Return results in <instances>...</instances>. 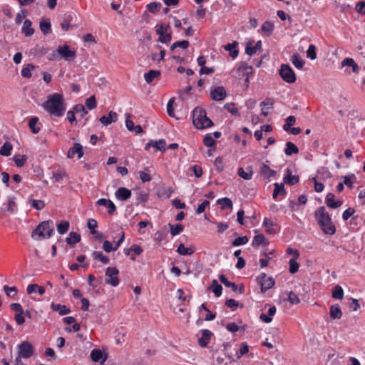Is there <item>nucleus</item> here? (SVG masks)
Returning a JSON list of instances; mask_svg holds the SVG:
<instances>
[{
	"label": "nucleus",
	"instance_id": "c9c22d12",
	"mask_svg": "<svg viewBox=\"0 0 365 365\" xmlns=\"http://www.w3.org/2000/svg\"><path fill=\"white\" fill-rule=\"evenodd\" d=\"M284 153L287 155H291L292 154H297L299 153L298 148L292 142L289 141L286 143V148Z\"/></svg>",
	"mask_w": 365,
	"mask_h": 365
},
{
	"label": "nucleus",
	"instance_id": "39448f33",
	"mask_svg": "<svg viewBox=\"0 0 365 365\" xmlns=\"http://www.w3.org/2000/svg\"><path fill=\"white\" fill-rule=\"evenodd\" d=\"M279 73L282 78L287 83H293L296 81V75L289 65L282 64Z\"/></svg>",
	"mask_w": 365,
	"mask_h": 365
},
{
	"label": "nucleus",
	"instance_id": "f03ea898",
	"mask_svg": "<svg viewBox=\"0 0 365 365\" xmlns=\"http://www.w3.org/2000/svg\"><path fill=\"white\" fill-rule=\"evenodd\" d=\"M315 217L324 234L333 235L336 232L335 225L332 223L331 217L324 206L319 207L315 211Z\"/></svg>",
	"mask_w": 365,
	"mask_h": 365
},
{
	"label": "nucleus",
	"instance_id": "6e6d98bb",
	"mask_svg": "<svg viewBox=\"0 0 365 365\" xmlns=\"http://www.w3.org/2000/svg\"><path fill=\"white\" fill-rule=\"evenodd\" d=\"M296 122V118L293 115H289L286 118V123L283 125V129L288 132L289 130H291L292 125H293Z\"/></svg>",
	"mask_w": 365,
	"mask_h": 365
},
{
	"label": "nucleus",
	"instance_id": "0e129e2a",
	"mask_svg": "<svg viewBox=\"0 0 365 365\" xmlns=\"http://www.w3.org/2000/svg\"><path fill=\"white\" fill-rule=\"evenodd\" d=\"M31 206L37 210H41L45 207V203L43 200H31Z\"/></svg>",
	"mask_w": 365,
	"mask_h": 365
},
{
	"label": "nucleus",
	"instance_id": "e433bc0d",
	"mask_svg": "<svg viewBox=\"0 0 365 365\" xmlns=\"http://www.w3.org/2000/svg\"><path fill=\"white\" fill-rule=\"evenodd\" d=\"M38 292L40 294H43L45 293V288L41 286H38L36 284H29L27 287V292L31 294L34 292Z\"/></svg>",
	"mask_w": 365,
	"mask_h": 365
},
{
	"label": "nucleus",
	"instance_id": "864d4df0",
	"mask_svg": "<svg viewBox=\"0 0 365 365\" xmlns=\"http://www.w3.org/2000/svg\"><path fill=\"white\" fill-rule=\"evenodd\" d=\"M292 63L297 68L301 69L304 65V61L300 58L299 54L296 53L292 56Z\"/></svg>",
	"mask_w": 365,
	"mask_h": 365
},
{
	"label": "nucleus",
	"instance_id": "052dcab7",
	"mask_svg": "<svg viewBox=\"0 0 365 365\" xmlns=\"http://www.w3.org/2000/svg\"><path fill=\"white\" fill-rule=\"evenodd\" d=\"M86 106L89 110H93L96 108L97 103L94 96H91L86 100Z\"/></svg>",
	"mask_w": 365,
	"mask_h": 365
},
{
	"label": "nucleus",
	"instance_id": "680f3d73",
	"mask_svg": "<svg viewBox=\"0 0 365 365\" xmlns=\"http://www.w3.org/2000/svg\"><path fill=\"white\" fill-rule=\"evenodd\" d=\"M248 240H249L247 236L239 237L232 242V245L235 247L240 246L247 244L248 242Z\"/></svg>",
	"mask_w": 365,
	"mask_h": 365
},
{
	"label": "nucleus",
	"instance_id": "f3484780",
	"mask_svg": "<svg viewBox=\"0 0 365 365\" xmlns=\"http://www.w3.org/2000/svg\"><path fill=\"white\" fill-rule=\"evenodd\" d=\"M117 113L111 110L108 113V116L103 115L100 118L99 120L104 125H108L113 122H115L117 120Z\"/></svg>",
	"mask_w": 365,
	"mask_h": 365
},
{
	"label": "nucleus",
	"instance_id": "a18cd8bd",
	"mask_svg": "<svg viewBox=\"0 0 365 365\" xmlns=\"http://www.w3.org/2000/svg\"><path fill=\"white\" fill-rule=\"evenodd\" d=\"M168 226L170 228V234L173 236L179 235L180 232H182L183 231V229H184L183 225L181 224H176L175 225H173L171 223H169Z\"/></svg>",
	"mask_w": 365,
	"mask_h": 365
},
{
	"label": "nucleus",
	"instance_id": "423d86ee",
	"mask_svg": "<svg viewBox=\"0 0 365 365\" xmlns=\"http://www.w3.org/2000/svg\"><path fill=\"white\" fill-rule=\"evenodd\" d=\"M34 354V349L32 344L27 341H23L18 346V356L20 358L28 359Z\"/></svg>",
	"mask_w": 365,
	"mask_h": 365
},
{
	"label": "nucleus",
	"instance_id": "2eb2a0df",
	"mask_svg": "<svg viewBox=\"0 0 365 365\" xmlns=\"http://www.w3.org/2000/svg\"><path fill=\"white\" fill-rule=\"evenodd\" d=\"M96 204L98 205L106 207L108 209V212L109 215H113L116 210L115 205L110 200L101 198L96 202Z\"/></svg>",
	"mask_w": 365,
	"mask_h": 365
},
{
	"label": "nucleus",
	"instance_id": "412c9836",
	"mask_svg": "<svg viewBox=\"0 0 365 365\" xmlns=\"http://www.w3.org/2000/svg\"><path fill=\"white\" fill-rule=\"evenodd\" d=\"M237 71L240 73L242 72L243 76H246L245 83L246 84V86L247 87L248 83H249V74L252 73V66H249L247 64L243 63L239 67Z\"/></svg>",
	"mask_w": 365,
	"mask_h": 365
},
{
	"label": "nucleus",
	"instance_id": "c03bdc74",
	"mask_svg": "<svg viewBox=\"0 0 365 365\" xmlns=\"http://www.w3.org/2000/svg\"><path fill=\"white\" fill-rule=\"evenodd\" d=\"M177 252L181 255H191L194 253L192 247H185L183 244H180L178 247Z\"/></svg>",
	"mask_w": 365,
	"mask_h": 365
},
{
	"label": "nucleus",
	"instance_id": "4c0bfd02",
	"mask_svg": "<svg viewBox=\"0 0 365 365\" xmlns=\"http://www.w3.org/2000/svg\"><path fill=\"white\" fill-rule=\"evenodd\" d=\"M219 280L221 283H222L225 287H230L234 292L237 291V285H236L234 282H231L227 280L226 277L224 274L219 275Z\"/></svg>",
	"mask_w": 365,
	"mask_h": 365
},
{
	"label": "nucleus",
	"instance_id": "a211bd4d",
	"mask_svg": "<svg viewBox=\"0 0 365 365\" xmlns=\"http://www.w3.org/2000/svg\"><path fill=\"white\" fill-rule=\"evenodd\" d=\"M329 314L331 319H339L341 318L342 312L338 304H333L330 307Z\"/></svg>",
	"mask_w": 365,
	"mask_h": 365
},
{
	"label": "nucleus",
	"instance_id": "0eeeda50",
	"mask_svg": "<svg viewBox=\"0 0 365 365\" xmlns=\"http://www.w3.org/2000/svg\"><path fill=\"white\" fill-rule=\"evenodd\" d=\"M119 273L118 269L116 267H108L106 270V282L113 287H116L119 284V279L118 274Z\"/></svg>",
	"mask_w": 365,
	"mask_h": 365
},
{
	"label": "nucleus",
	"instance_id": "dca6fc26",
	"mask_svg": "<svg viewBox=\"0 0 365 365\" xmlns=\"http://www.w3.org/2000/svg\"><path fill=\"white\" fill-rule=\"evenodd\" d=\"M334 197L333 193L329 192L325 200L327 205L332 209L337 208L342 205V201L341 200L334 201Z\"/></svg>",
	"mask_w": 365,
	"mask_h": 365
},
{
	"label": "nucleus",
	"instance_id": "bf43d9fd",
	"mask_svg": "<svg viewBox=\"0 0 365 365\" xmlns=\"http://www.w3.org/2000/svg\"><path fill=\"white\" fill-rule=\"evenodd\" d=\"M160 3L151 2L147 5V9L152 14L157 13L161 8Z\"/></svg>",
	"mask_w": 365,
	"mask_h": 365
},
{
	"label": "nucleus",
	"instance_id": "c756f323",
	"mask_svg": "<svg viewBox=\"0 0 365 365\" xmlns=\"http://www.w3.org/2000/svg\"><path fill=\"white\" fill-rule=\"evenodd\" d=\"M208 289L212 290L217 297L222 295V287L218 284L216 279H213Z\"/></svg>",
	"mask_w": 365,
	"mask_h": 365
},
{
	"label": "nucleus",
	"instance_id": "338daca9",
	"mask_svg": "<svg viewBox=\"0 0 365 365\" xmlns=\"http://www.w3.org/2000/svg\"><path fill=\"white\" fill-rule=\"evenodd\" d=\"M148 200V193H146L143 191H140L139 192H138L137 199H136L137 205H138L139 203H141V202H145Z\"/></svg>",
	"mask_w": 365,
	"mask_h": 365
},
{
	"label": "nucleus",
	"instance_id": "a19ab883",
	"mask_svg": "<svg viewBox=\"0 0 365 365\" xmlns=\"http://www.w3.org/2000/svg\"><path fill=\"white\" fill-rule=\"evenodd\" d=\"M217 205H222V209H232V202L229 197H223L217 200Z\"/></svg>",
	"mask_w": 365,
	"mask_h": 365
},
{
	"label": "nucleus",
	"instance_id": "de8ad7c7",
	"mask_svg": "<svg viewBox=\"0 0 365 365\" xmlns=\"http://www.w3.org/2000/svg\"><path fill=\"white\" fill-rule=\"evenodd\" d=\"M332 297L334 299H342L344 297V291L341 286L336 285L332 292Z\"/></svg>",
	"mask_w": 365,
	"mask_h": 365
},
{
	"label": "nucleus",
	"instance_id": "4468645a",
	"mask_svg": "<svg viewBox=\"0 0 365 365\" xmlns=\"http://www.w3.org/2000/svg\"><path fill=\"white\" fill-rule=\"evenodd\" d=\"M115 195L117 199L125 201L131 197V190L126 187H120L116 190Z\"/></svg>",
	"mask_w": 365,
	"mask_h": 365
},
{
	"label": "nucleus",
	"instance_id": "603ef678",
	"mask_svg": "<svg viewBox=\"0 0 365 365\" xmlns=\"http://www.w3.org/2000/svg\"><path fill=\"white\" fill-rule=\"evenodd\" d=\"M3 289L9 297H14L18 293V289L16 287H9L8 285H4Z\"/></svg>",
	"mask_w": 365,
	"mask_h": 365
},
{
	"label": "nucleus",
	"instance_id": "aec40b11",
	"mask_svg": "<svg viewBox=\"0 0 365 365\" xmlns=\"http://www.w3.org/2000/svg\"><path fill=\"white\" fill-rule=\"evenodd\" d=\"M299 180V177L298 175H292V171L290 169H287V174L284 177V182L290 185H294L297 184Z\"/></svg>",
	"mask_w": 365,
	"mask_h": 365
},
{
	"label": "nucleus",
	"instance_id": "72a5a7b5",
	"mask_svg": "<svg viewBox=\"0 0 365 365\" xmlns=\"http://www.w3.org/2000/svg\"><path fill=\"white\" fill-rule=\"evenodd\" d=\"M161 73L158 70H150L144 74L145 80L148 83H150L155 78L159 77Z\"/></svg>",
	"mask_w": 365,
	"mask_h": 365
},
{
	"label": "nucleus",
	"instance_id": "69168bd1",
	"mask_svg": "<svg viewBox=\"0 0 365 365\" xmlns=\"http://www.w3.org/2000/svg\"><path fill=\"white\" fill-rule=\"evenodd\" d=\"M307 56L312 60L317 58L316 47L314 45L312 44L309 46L307 51Z\"/></svg>",
	"mask_w": 365,
	"mask_h": 365
},
{
	"label": "nucleus",
	"instance_id": "2f4dec72",
	"mask_svg": "<svg viewBox=\"0 0 365 365\" xmlns=\"http://www.w3.org/2000/svg\"><path fill=\"white\" fill-rule=\"evenodd\" d=\"M342 66H350L354 73H358L359 68V66L354 62L353 58H346L341 61Z\"/></svg>",
	"mask_w": 365,
	"mask_h": 365
},
{
	"label": "nucleus",
	"instance_id": "6ab92c4d",
	"mask_svg": "<svg viewBox=\"0 0 365 365\" xmlns=\"http://www.w3.org/2000/svg\"><path fill=\"white\" fill-rule=\"evenodd\" d=\"M259 173L263 175L265 178H270L276 175V171L271 169L267 165L262 164L259 169Z\"/></svg>",
	"mask_w": 365,
	"mask_h": 365
},
{
	"label": "nucleus",
	"instance_id": "cd10ccee",
	"mask_svg": "<svg viewBox=\"0 0 365 365\" xmlns=\"http://www.w3.org/2000/svg\"><path fill=\"white\" fill-rule=\"evenodd\" d=\"M246 170L247 171L245 172L242 168H240L238 169L237 174L245 180H250L253 174L252 168L251 166H248Z\"/></svg>",
	"mask_w": 365,
	"mask_h": 365
},
{
	"label": "nucleus",
	"instance_id": "7ed1b4c3",
	"mask_svg": "<svg viewBox=\"0 0 365 365\" xmlns=\"http://www.w3.org/2000/svg\"><path fill=\"white\" fill-rule=\"evenodd\" d=\"M54 231L53 222L51 220L43 221L32 231L31 237L38 240L49 238Z\"/></svg>",
	"mask_w": 365,
	"mask_h": 365
},
{
	"label": "nucleus",
	"instance_id": "f704fd0d",
	"mask_svg": "<svg viewBox=\"0 0 365 365\" xmlns=\"http://www.w3.org/2000/svg\"><path fill=\"white\" fill-rule=\"evenodd\" d=\"M268 245L269 242L266 240L265 237L262 234H259L255 236L253 241H252V245L254 247H258L261 245Z\"/></svg>",
	"mask_w": 365,
	"mask_h": 365
},
{
	"label": "nucleus",
	"instance_id": "49530a36",
	"mask_svg": "<svg viewBox=\"0 0 365 365\" xmlns=\"http://www.w3.org/2000/svg\"><path fill=\"white\" fill-rule=\"evenodd\" d=\"M317 175L319 180H326L330 178L332 175L331 173L326 168H321L317 170Z\"/></svg>",
	"mask_w": 365,
	"mask_h": 365
},
{
	"label": "nucleus",
	"instance_id": "bb28decb",
	"mask_svg": "<svg viewBox=\"0 0 365 365\" xmlns=\"http://www.w3.org/2000/svg\"><path fill=\"white\" fill-rule=\"evenodd\" d=\"M274 279L272 277H269L267 279H264L260 284L261 292L264 293L267 290L271 289L274 285Z\"/></svg>",
	"mask_w": 365,
	"mask_h": 365
},
{
	"label": "nucleus",
	"instance_id": "ddd939ff",
	"mask_svg": "<svg viewBox=\"0 0 365 365\" xmlns=\"http://www.w3.org/2000/svg\"><path fill=\"white\" fill-rule=\"evenodd\" d=\"M201 333L202 337L198 339V344L201 347H206L212 336V333L208 329H202Z\"/></svg>",
	"mask_w": 365,
	"mask_h": 365
},
{
	"label": "nucleus",
	"instance_id": "c85d7f7f",
	"mask_svg": "<svg viewBox=\"0 0 365 365\" xmlns=\"http://www.w3.org/2000/svg\"><path fill=\"white\" fill-rule=\"evenodd\" d=\"M39 28L41 32L46 35L51 32V25L49 19H43L40 21Z\"/></svg>",
	"mask_w": 365,
	"mask_h": 365
},
{
	"label": "nucleus",
	"instance_id": "393cba45",
	"mask_svg": "<svg viewBox=\"0 0 365 365\" xmlns=\"http://www.w3.org/2000/svg\"><path fill=\"white\" fill-rule=\"evenodd\" d=\"M275 313L276 307L274 306L269 307L268 309V315L262 313L259 316V319L265 323H270L272 320L271 317L274 316Z\"/></svg>",
	"mask_w": 365,
	"mask_h": 365
},
{
	"label": "nucleus",
	"instance_id": "4be33fe9",
	"mask_svg": "<svg viewBox=\"0 0 365 365\" xmlns=\"http://www.w3.org/2000/svg\"><path fill=\"white\" fill-rule=\"evenodd\" d=\"M51 308L53 311L58 312L60 315H66L71 312V309L66 305H61L60 304L51 303Z\"/></svg>",
	"mask_w": 365,
	"mask_h": 365
},
{
	"label": "nucleus",
	"instance_id": "5fc2aeb1",
	"mask_svg": "<svg viewBox=\"0 0 365 365\" xmlns=\"http://www.w3.org/2000/svg\"><path fill=\"white\" fill-rule=\"evenodd\" d=\"M341 179L344 180V185H346L349 188L353 187V181L352 180L356 179V176L354 174H351L346 176H341Z\"/></svg>",
	"mask_w": 365,
	"mask_h": 365
},
{
	"label": "nucleus",
	"instance_id": "8fccbe9b",
	"mask_svg": "<svg viewBox=\"0 0 365 365\" xmlns=\"http://www.w3.org/2000/svg\"><path fill=\"white\" fill-rule=\"evenodd\" d=\"M190 43L187 40H183L180 41H176L172 44L170 46V51H174L176 48H182V49H186L189 47Z\"/></svg>",
	"mask_w": 365,
	"mask_h": 365
},
{
	"label": "nucleus",
	"instance_id": "e2e57ef3",
	"mask_svg": "<svg viewBox=\"0 0 365 365\" xmlns=\"http://www.w3.org/2000/svg\"><path fill=\"white\" fill-rule=\"evenodd\" d=\"M73 110L75 113H79L81 117H83L88 113V111L86 110L85 106L83 104H76L73 107Z\"/></svg>",
	"mask_w": 365,
	"mask_h": 365
},
{
	"label": "nucleus",
	"instance_id": "6e6552de",
	"mask_svg": "<svg viewBox=\"0 0 365 365\" xmlns=\"http://www.w3.org/2000/svg\"><path fill=\"white\" fill-rule=\"evenodd\" d=\"M58 53H59L60 59L63 58L68 61H73L76 55V51L71 50L66 44L59 46L58 47Z\"/></svg>",
	"mask_w": 365,
	"mask_h": 365
},
{
	"label": "nucleus",
	"instance_id": "473e14b6",
	"mask_svg": "<svg viewBox=\"0 0 365 365\" xmlns=\"http://www.w3.org/2000/svg\"><path fill=\"white\" fill-rule=\"evenodd\" d=\"M81 241V235L75 232H71L69 237H66V242L68 245L73 246Z\"/></svg>",
	"mask_w": 365,
	"mask_h": 365
},
{
	"label": "nucleus",
	"instance_id": "20e7f679",
	"mask_svg": "<svg viewBox=\"0 0 365 365\" xmlns=\"http://www.w3.org/2000/svg\"><path fill=\"white\" fill-rule=\"evenodd\" d=\"M192 123L197 129H204L213 125V122L207 117L206 110L196 107L192 111Z\"/></svg>",
	"mask_w": 365,
	"mask_h": 365
},
{
	"label": "nucleus",
	"instance_id": "5701e85b",
	"mask_svg": "<svg viewBox=\"0 0 365 365\" xmlns=\"http://www.w3.org/2000/svg\"><path fill=\"white\" fill-rule=\"evenodd\" d=\"M237 46L238 43L237 41H234L232 43L225 45L224 48L229 51L230 56H232L233 58H235L239 54V51L236 48Z\"/></svg>",
	"mask_w": 365,
	"mask_h": 365
},
{
	"label": "nucleus",
	"instance_id": "9b49d317",
	"mask_svg": "<svg viewBox=\"0 0 365 365\" xmlns=\"http://www.w3.org/2000/svg\"><path fill=\"white\" fill-rule=\"evenodd\" d=\"M91 359L94 362H100L101 364H103L107 359V355L103 354L101 350L95 349L91 353Z\"/></svg>",
	"mask_w": 365,
	"mask_h": 365
},
{
	"label": "nucleus",
	"instance_id": "1a4fd4ad",
	"mask_svg": "<svg viewBox=\"0 0 365 365\" xmlns=\"http://www.w3.org/2000/svg\"><path fill=\"white\" fill-rule=\"evenodd\" d=\"M226 96L227 93L223 86H217L210 91V97L215 101H222Z\"/></svg>",
	"mask_w": 365,
	"mask_h": 365
},
{
	"label": "nucleus",
	"instance_id": "7c9ffc66",
	"mask_svg": "<svg viewBox=\"0 0 365 365\" xmlns=\"http://www.w3.org/2000/svg\"><path fill=\"white\" fill-rule=\"evenodd\" d=\"M274 189L273 191L272 197L274 199H276L279 195H284L286 194V190L284 189V185L283 183H277L275 182L274 184Z\"/></svg>",
	"mask_w": 365,
	"mask_h": 365
},
{
	"label": "nucleus",
	"instance_id": "4d7b16f0",
	"mask_svg": "<svg viewBox=\"0 0 365 365\" xmlns=\"http://www.w3.org/2000/svg\"><path fill=\"white\" fill-rule=\"evenodd\" d=\"M297 258H292L289 260V272L294 274L299 270V264L297 262Z\"/></svg>",
	"mask_w": 365,
	"mask_h": 365
},
{
	"label": "nucleus",
	"instance_id": "a878e982",
	"mask_svg": "<svg viewBox=\"0 0 365 365\" xmlns=\"http://www.w3.org/2000/svg\"><path fill=\"white\" fill-rule=\"evenodd\" d=\"M32 22L29 19H26L22 27V32L26 36H31L34 33V29L31 27Z\"/></svg>",
	"mask_w": 365,
	"mask_h": 365
},
{
	"label": "nucleus",
	"instance_id": "ea45409f",
	"mask_svg": "<svg viewBox=\"0 0 365 365\" xmlns=\"http://www.w3.org/2000/svg\"><path fill=\"white\" fill-rule=\"evenodd\" d=\"M12 148L13 146L10 142H5L4 145L1 147L0 155L3 156H9L11 155V151Z\"/></svg>",
	"mask_w": 365,
	"mask_h": 365
},
{
	"label": "nucleus",
	"instance_id": "f257e3e1",
	"mask_svg": "<svg viewBox=\"0 0 365 365\" xmlns=\"http://www.w3.org/2000/svg\"><path fill=\"white\" fill-rule=\"evenodd\" d=\"M42 107L52 115L62 116L66 110V103L63 95L57 93L49 95L47 100L43 103Z\"/></svg>",
	"mask_w": 365,
	"mask_h": 365
},
{
	"label": "nucleus",
	"instance_id": "f8f14e48",
	"mask_svg": "<svg viewBox=\"0 0 365 365\" xmlns=\"http://www.w3.org/2000/svg\"><path fill=\"white\" fill-rule=\"evenodd\" d=\"M75 154L78 155V158H82L83 155V147L80 143H74L73 146L68 150L67 157L73 158Z\"/></svg>",
	"mask_w": 365,
	"mask_h": 365
},
{
	"label": "nucleus",
	"instance_id": "9d476101",
	"mask_svg": "<svg viewBox=\"0 0 365 365\" xmlns=\"http://www.w3.org/2000/svg\"><path fill=\"white\" fill-rule=\"evenodd\" d=\"M165 140L163 139H160L159 140H151L145 145V149L148 150L150 147H153L155 148V150L165 152Z\"/></svg>",
	"mask_w": 365,
	"mask_h": 365
},
{
	"label": "nucleus",
	"instance_id": "774afa93",
	"mask_svg": "<svg viewBox=\"0 0 365 365\" xmlns=\"http://www.w3.org/2000/svg\"><path fill=\"white\" fill-rule=\"evenodd\" d=\"M204 144L209 148L215 146L216 141L210 134H207L203 139Z\"/></svg>",
	"mask_w": 365,
	"mask_h": 365
},
{
	"label": "nucleus",
	"instance_id": "37998d69",
	"mask_svg": "<svg viewBox=\"0 0 365 365\" xmlns=\"http://www.w3.org/2000/svg\"><path fill=\"white\" fill-rule=\"evenodd\" d=\"M38 121V117H33L29 121V127L31 130V132L34 134L38 133L40 131V128L36 126V123Z\"/></svg>",
	"mask_w": 365,
	"mask_h": 365
},
{
	"label": "nucleus",
	"instance_id": "13d9d810",
	"mask_svg": "<svg viewBox=\"0 0 365 365\" xmlns=\"http://www.w3.org/2000/svg\"><path fill=\"white\" fill-rule=\"evenodd\" d=\"M263 225L266 227V231L269 234H275L276 230L272 227L274 225L273 222L269 220L268 218H264L263 222Z\"/></svg>",
	"mask_w": 365,
	"mask_h": 365
},
{
	"label": "nucleus",
	"instance_id": "58836bf2",
	"mask_svg": "<svg viewBox=\"0 0 365 365\" xmlns=\"http://www.w3.org/2000/svg\"><path fill=\"white\" fill-rule=\"evenodd\" d=\"M262 31L267 36H270L274 30V24L269 21H265L262 26Z\"/></svg>",
	"mask_w": 365,
	"mask_h": 365
},
{
	"label": "nucleus",
	"instance_id": "79ce46f5",
	"mask_svg": "<svg viewBox=\"0 0 365 365\" xmlns=\"http://www.w3.org/2000/svg\"><path fill=\"white\" fill-rule=\"evenodd\" d=\"M92 256L95 259L101 261L104 264L109 263V258L104 255L101 252L94 251L92 253Z\"/></svg>",
	"mask_w": 365,
	"mask_h": 365
},
{
	"label": "nucleus",
	"instance_id": "3c124183",
	"mask_svg": "<svg viewBox=\"0 0 365 365\" xmlns=\"http://www.w3.org/2000/svg\"><path fill=\"white\" fill-rule=\"evenodd\" d=\"M69 228V222L63 220L57 225V231L59 234L63 235L66 233Z\"/></svg>",
	"mask_w": 365,
	"mask_h": 365
},
{
	"label": "nucleus",
	"instance_id": "b1692460",
	"mask_svg": "<svg viewBox=\"0 0 365 365\" xmlns=\"http://www.w3.org/2000/svg\"><path fill=\"white\" fill-rule=\"evenodd\" d=\"M48 51V48L41 46L40 45H36V46L31 49L30 53L34 56H43Z\"/></svg>",
	"mask_w": 365,
	"mask_h": 365
},
{
	"label": "nucleus",
	"instance_id": "09e8293b",
	"mask_svg": "<svg viewBox=\"0 0 365 365\" xmlns=\"http://www.w3.org/2000/svg\"><path fill=\"white\" fill-rule=\"evenodd\" d=\"M35 68L36 66L31 63L27 64L26 66L21 70V76L27 78L31 77V71Z\"/></svg>",
	"mask_w": 365,
	"mask_h": 365
}]
</instances>
